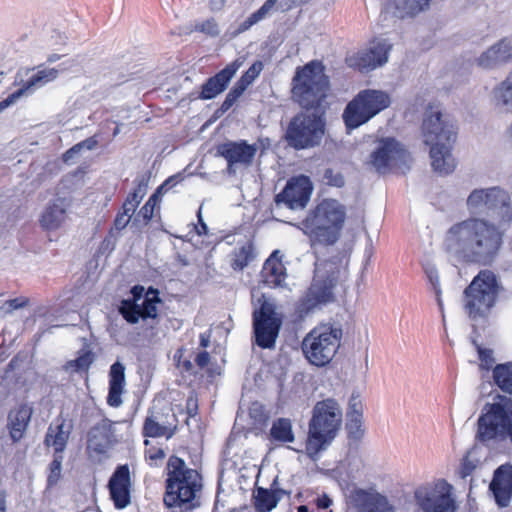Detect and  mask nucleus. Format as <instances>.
I'll list each match as a JSON object with an SVG mask.
<instances>
[{"label":"nucleus","mask_w":512,"mask_h":512,"mask_svg":"<svg viewBox=\"0 0 512 512\" xmlns=\"http://www.w3.org/2000/svg\"><path fill=\"white\" fill-rule=\"evenodd\" d=\"M329 89L328 77L320 62L312 61L297 69L293 78V97L303 108L315 109L311 114H299L290 122L286 139L290 146L304 149L318 145L324 134V121L318 108Z\"/></svg>","instance_id":"obj_1"},{"label":"nucleus","mask_w":512,"mask_h":512,"mask_svg":"<svg viewBox=\"0 0 512 512\" xmlns=\"http://www.w3.org/2000/svg\"><path fill=\"white\" fill-rule=\"evenodd\" d=\"M506 228L483 217H470L447 230L444 247L459 261L487 265L500 251Z\"/></svg>","instance_id":"obj_2"},{"label":"nucleus","mask_w":512,"mask_h":512,"mask_svg":"<svg viewBox=\"0 0 512 512\" xmlns=\"http://www.w3.org/2000/svg\"><path fill=\"white\" fill-rule=\"evenodd\" d=\"M348 259L337 256L329 260H317L313 281L297 304L300 318H305L315 310L334 301V288L347 276Z\"/></svg>","instance_id":"obj_3"},{"label":"nucleus","mask_w":512,"mask_h":512,"mask_svg":"<svg viewBox=\"0 0 512 512\" xmlns=\"http://www.w3.org/2000/svg\"><path fill=\"white\" fill-rule=\"evenodd\" d=\"M424 142L430 146L433 170L441 175L452 173L456 168L452 146L456 140L453 123L438 109L430 107L423 121Z\"/></svg>","instance_id":"obj_4"},{"label":"nucleus","mask_w":512,"mask_h":512,"mask_svg":"<svg viewBox=\"0 0 512 512\" xmlns=\"http://www.w3.org/2000/svg\"><path fill=\"white\" fill-rule=\"evenodd\" d=\"M343 422V410L334 398L318 401L312 408L308 423L306 453L315 459L337 437Z\"/></svg>","instance_id":"obj_5"},{"label":"nucleus","mask_w":512,"mask_h":512,"mask_svg":"<svg viewBox=\"0 0 512 512\" xmlns=\"http://www.w3.org/2000/svg\"><path fill=\"white\" fill-rule=\"evenodd\" d=\"M168 478L164 503L177 507L181 512H191L200 505L197 494L200 492L201 477L194 469L187 468L185 462L176 456L169 458Z\"/></svg>","instance_id":"obj_6"},{"label":"nucleus","mask_w":512,"mask_h":512,"mask_svg":"<svg viewBox=\"0 0 512 512\" xmlns=\"http://www.w3.org/2000/svg\"><path fill=\"white\" fill-rule=\"evenodd\" d=\"M471 215L488 216L491 222L508 227L512 221L510 193L500 186L473 189L466 199Z\"/></svg>","instance_id":"obj_7"},{"label":"nucleus","mask_w":512,"mask_h":512,"mask_svg":"<svg viewBox=\"0 0 512 512\" xmlns=\"http://www.w3.org/2000/svg\"><path fill=\"white\" fill-rule=\"evenodd\" d=\"M344 222V211L336 201H323L301 223L312 244H334Z\"/></svg>","instance_id":"obj_8"},{"label":"nucleus","mask_w":512,"mask_h":512,"mask_svg":"<svg viewBox=\"0 0 512 512\" xmlns=\"http://www.w3.org/2000/svg\"><path fill=\"white\" fill-rule=\"evenodd\" d=\"M477 438L481 442L494 439H509L512 444V399L497 395L493 403L484 407L478 419Z\"/></svg>","instance_id":"obj_9"},{"label":"nucleus","mask_w":512,"mask_h":512,"mask_svg":"<svg viewBox=\"0 0 512 512\" xmlns=\"http://www.w3.org/2000/svg\"><path fill=\"white\" fill-rule=\"evenodd\" d=\"M342 329L331 324L314 327L302 341V351L312 365H327L340 347Z\"/></svg>","instance_id":"obj_10"},{"label":"nucleus","mask_w":512,"mask_h":512,"mask_svg":"<svg viewBox=\"0 0 512 512\" xmlns=\"http://www.w3.org/2000/svg\"><path fill=\"white\" fill-rule=\"evenodd\" d=\"M499 285L495 274L490 270L480 271L465 289L464 308L473 319L484 318L496 302Z\"/></svg>","instance_id":"obj_11"},{"label":"nucleus","mask_w":512,"mask_h":512,"mask_svg":"<svg viewBox=\"0 0 512 512\" xmlns=\"http://www.w3.org/2000/svg\"><path fill=\"white\" fill-rule=\"evenodd\" d=\"M391 103L389 95L381 90L360 91L351 100L344 112L343 120L349 129H355L386 109Z\"/></svg>","instance_id":"obj_12"},{"label":"nucleus","mask_w":512,"mask_h":512,"mask_svg":"<svg viewBox=\"0 0 512 512\" xmlns=\"http://www.w3.org/2000/svg\"><path fill=\"white\" fill-rule=\"evenodd\" d=\"M410 162V154L404 146L394 138H381L374 143L366 164L376 172L385 174L393 168L406 166Z\"/></svg>","instance_id":"obj_13"},{"label":"nucleus","mask_w":512,"mask_h":512,"mask_svg":"<svg viewBox=\"0 0 512 512\" xmlns=\"http://www.w3.org/2000/svg\"><path fill=\"white\" fill-rule=\"evenodd\" d=\"M253 327L256 344L264 349L275 346L281 327V321L277 318L271 304L264 302L259 310L253 313Z\"/></svg>","instance_id":"obj_14"},{"label":"nucleus","mask_w":512,"mask_h":512,"mask_svg":"<svg viewBox=\"0 0 512 512\" xmlns=\"http://www.w3.org/2000/svg\"><path fill=\"white\" fill-rule=\"evenodd\" d=\"M415 500L423 512H454L450 486L440 482L434 487L422 486L415 491Z\"/></svg>","instance_id":"obj_15"},{"label":"nucleus","mask_w":512,"mask_h":512,"mask_svg":"<svg viewBox=\"0 0 512 512\" xmlns=\"http://www.w3.org/2000/svg\"><path fill=\"white\" fill-rule=\"evenodd\" d=\"M392 44L384 38L372 41L365 49L347 57L349 67L368 72L387 63Z\"/></svg>","instance_id":"obj_16"},{"label":"nucleus","mask_w":512,"mask_h":512,"mask_svg":"<svg viewBox=\"0 0 512 512\" xmlns=\"http://www.w3.org/2000/svg\"><path fill=\"white\" fill-rule=\"evenodd\" d=\"M312 190V183L307 176L293 177L287 182L283 191L276 195V206L290 210L304 209L310 200Z\"/></svg>","instance_id":"obj_17"},{"label":"nucleus","mask_w":512,"mask_h":512,"mask_svg":"<svg viewBox=\"0 0 512 512\" xmlns=\"http://www.w3.org/2000/svg\"><path fill=\"white\" fill-rule=\"evenodd\" d=\"M160 302L158 291L154 288H149L144 298L136 296L134 300H122L119 312L127 322L136 324L140 318H156L158 313L157 305Z\"/></svg>","instance_id":"obj_18"},{"label":"nucleus","mask_w":512,"mask_h":512,"mask_svg":"<svg viewBox=\"0 0 512 512\" xmlns=\"http://www.w3.org/2000/svg\"><path fill=\"white\" fill-rule=\"evenodd\" d=\"M258 151V146L246 141H228L217 147V154L227 161L229 174H235L238 167H248Z\"/></svg>","instance_id":"obj_19"},{"label":"nucleus","mask_w":512,"mask_h":512,"mask_svg":"<svg viewBox=\"0 0 512 512\" xmlns=\"http://www.w3.org/2000/svg\"><path fill=\"white\" fill-rule=\"evenodd\" d=\"M131 486L128 465L118 466L108 483L110 496L116 508L123 509L130 504Z\"/></svg>","instance_id":"obj_20"},{"label":"nucleus","mask_w":512,"mask_h":512,"mask_svg":"<svg viewBox=\"0 0 512 512\" xmlns=\"http://www.w3.org/2000/svg\"><path fill=\"white\" fill-rule=\"evenodd\" d=\"M245 63V57L236 58L228 64L223 70L211 77L202 87L201 97L203 99H212L223 92L230 80L236 74L238 69Z\"/></svg>","instance_id":"obj_21"},{"label":"nucleus","mask_w":512,"mask_h":512,"mask_svg":"<svg viewBox=\"0 0 512 512\" xmlns=\"http://www.w3.org/2000/svg\"><path fill=\"white\" fill-rule=\"evenodd\" d=\"M512 58V41L502 39L484 51L476 64L483 69H493L506 64Z\"/></svg>","instance_id":"obj_22"},{"label":"nucleus","mask_w":512,"mask_h":512,"mask_svg":"<svg viewBox=\"0 0 512 512\" xmlns=\"http://www.w3.org/2000/svg\"><path fill=\"white\" fill-rule=\"evenodd\" d=\"M71 201L66 197H57L50 201L40 216V224L46 230L58 229L66 220V212Z\"/></svg>","instance_id":"obj_23"},{"label":"nucleus","mask_w":512,"mask_h":512,"mask_svg":"<svg viewBox=\"0 0 512 512\" xmlns=\"http://www.w3.org/2000/svg\"><path fill=\"white\" fill-rule=\"evenodd\" d=\"M113 441V422L109 419H102L90 430L87 448L97 454H103L110 448Z\"/></svg>","instance_id":"obj_24"},{"label":"nucleus","mask_w":512,"mask_h":512,"mask_svg":"<svg viewBox=\"0 0 512 512\" xmlns=\"http://www.w3.org/2000/svg\"><path fill=\"white\" fill-rule=\"evenodd\" d=\"M497 504L500 507L508 506L512 496V468L507 466L499 467L494 474L490 484Z\"/></svg>","instance_id":"obj_25"},{"label":"nucleus","mask_w":512,"mask_h":512,"mask_svg":"<svg viewBox=\"0 0 512 512\" xmlns=\"http://www.w3.org/2000/svg\"><path fill=\"white\" fill-rule=\"evenodd\" d=\"M491 104L502 114H512V70L491 92Z\"/></svg>","instance_id":"obj_26"},{"label":"nucleus","mask_w":512,"mask_h":512,"mask_svg":"<svg viewBox=\"0 0 512 512\" xmlns=\"http://www.w3.org/2000/svg\"><path fill=\"white\" fill-rule=\"evenodd\" d=\"M430 0H388L386 9L399 19L414 18L428 10Z\"/></svg>","instance_id":"obj_27"},{"label":"nucleus","mask_w":512,"mask_h":512,"mask_svg":"<svg viewBox=\"0 0 512 512\" xmlns=\"http://www.w3.org/2000/svg\"><path fill=\"white\" fill-rule=\"evenodd\" d=\"M286 494L285 490L277 487L276 479L273 481L270 489L258 487L253 494L256 512L272 511Z\"/></svg>","instance_id":"obj_28"},{"label":"nucleus","mask_w":512,"mask_h":512,"mask_svg":"<svg viewBox=\"0 0 512 512\" xmlns=\"http://www.w3.org/2000/svg\"><path fill=\"white\" fill-rule=\"evenodd\" d=\"M33 413L32 407L21 405L12 410L8 416V428L13 442H18L24 436Z\"/></svg>","instance_id":"obj_29"},{"label":"nucleus","mask_w":512,"mask_h":512,"mask_svg":"<svg viewBox=\"0 0 512 512\" xmlns=\"http://www.w3.org/2000/svg\"><path fill=\"white\" fill-rule=\"evenodd\" d=\"M109 394L107 402L112 407H119L122 404L121 395L125 384V367L117 361L110 367L109 372Z\"/></svg>","instance_id":"obj_30"},{"label":"nucleus","mask_w":512,"mask_h":512,"mask_svg":"<svg viewBox=\"0 0 512 512\" xmlns=\"http://www.w3.org/2000/svg\"><path fill=\"white\" fill-rule=\"evenodd\" d=\"M279 251H274L262 269L263 281L270 287H278L285 281V267L279 259Z\"/></svg>","instance_id":"obj_31"},{"label":"nucleus","mask_w":512,"mask_h":512,"mask_svg":"<svg viewBox=\"0 0 512 512\" xmlns=\"http://www.w3.org/2000/svg\"><path fill=\"white\" fill-rule=\"evenodd\" d=\"M64 421L56 425L51 424L48 428L45 444L46 446H52L56 453H62L67 445L70 431L64 429Z\"/></svg>","instance_id":"obj_32"},{"label":"nucleus","mask_w":512,"mask_h":512,"mask_svg":"<svg viewBox=\"0 0 512 512\" xmlns=\"http://www.w3.org/2000/svg\"><path fill=\"white\" fill-rule=\"evenodd\" d=\"M58 74L59 72L55 68H44L42 70H38L16 92H21V95L24 93H31L35 89L55 80L58 77Z\"/></svg>","instance_id":"obj_33"},{"label":"nucleus","mask_w":512,"mask_h":512,"mask_svg":"<svg viewBox=\"0 0 512 512\" xmlns=\"http://www.w3.org/2000/svg\"><path fill=\"white\" fill-rule=\"evenodd\" d=\"M175 426L172 424H166L161 421L157 415H149L144 423L143 432L148 437H162L165 436L167 439L171 438L174 434Z\"/></svg>","instance_id":"obj_34"},{"label":"nucleus","mask_w":512,"mask_h":512,"mask_svg":"<svg viewBox=\"0 0 512 512\" xmlns=\"http://www.w3.org/2000/svg\"><path fill=\"white\" fill-rule=\"evenodd\" d=\"M277 3L278 0H267L256 12L252 13L247 19L241 22L238 25L237 29L231 32V35L235 37L240 33H243L250 29L254 24L258 23L267 15H269L273 11Z\"/></svg>","instance_id":"obj_35"},{"label":"nucleus","mask_w":512,"mask_h":512,"mask_svg":"<svg viewBox=\"0 0 512 512\" xmlns=\"http://www.w3.org/2000/svg\"><path fill=\"white\" fill-rule=\"evenodd\" d=\"M270 436L274 441L293 442L294 434L291 421L286 418H279L274 421L270 429Z\"/></svg>","instance_id":"obj_36"},{"label":"nucleus","mask_w":512,"mask_h":512,"mask_svg":"<svg viewBox=\"0 0 512 512\" xmlns=\"http://www.w3.org/2000/svg\"><path fill=\"white\" fill-rule=\"evenodd\" d=\"M493 378L503 392L512 395V363L497 365L493 370Z\"/></svg>","instance_id":"obj_37"},{"label":"nucleus","mask_w":512,"mask_h":512,"mask_svg":"<svg viewBox=\"0 0 512 512\" xmlns=\"http://www.w3.org/2000/svg\"><path fill=\"white\" fill-rule=\"evenodd\" d=\"M425 275L428 279V282L430 284V288L433 291L435 295L436 302L438 304V307L442 313V316L444 317V305L442 300V290L440 286V279L439 274L435 266L433 265H426L424 268Z\"/></svg>","instance_id":"obj_38"},{"label":"nucleus","mask_w":512,"mask_h":512,"mask_svg":"<svg viewBox=\"0 0 512 512\" xmlns=\"http://www.w3.org/2000/svg\"><path fill=\"white\" fill-rule=\"evenodd\" d=\"M253 259V248L247 243L234 251L232 267L234 269H243Z\"/></svg>","instance_id":"obj_39"},{"label":"nucleus","mask_w":512,"mask_h":512,"mask_svg":"<svg viewBox=\"0 0 512 512\" xmlns=\"http://www.w3.org/2000/svg\"><path fill=\"white\" fill-rule=\"evenodd\" d=\"M262 70L263 63L259 60L255 61L235 84L245 91L260 75Z\"/></svg>","instance_id":"obj_40"},{"label":"nucleus","mask_w":512,"mask_h":512,"mask_svg":"<svg viewBox=\"0 0 512 512\" xmlns=\"http://www.w3.org/2000/svg\"><path fill=\"white\" fill-rule=\"evenodd\" d=\"M377 493L368 492L363 489H356L352 493V501L353 503L361 509L362 512H367L370 507L371 501H377Z\"/></svg>","instance_id":"obj_41"},{"label":"nucleus","mask_w":512,"mask_h":512,"mask_svg":"<svg viewBox=\"0 0 512 512\" xmlns=\"http://www.w3.org/2000/svg\"><path fill=\"white\" fill-rule=\"evenodd\" d=\"M346 429L350 440L361 441L365 435L363 418H347Z\"/></svg>","instance_id":"obj_42"},{"label":"nucleus","mask_w":512,"mask_h":512,"mask_svg":"<svg viewBox=\"0 0 512 512\" xmlns=\"http://www.w3.org/2000/svg\"><path fill=\"white\" fill-rule=\"evenodd\" d=\"M156 204L157 196L156 194H153L145 203V205L140 209L137 216L133 220V224L140 223L141 219L144 224H147L153 217Z\"/></svg>","instance_id":"obj_43"},{"label":"nucleus","mask_w":512,"mask_h":512,"mask_svg":"<svg viewBox=\"0 0 512 512\" xmlns=\"http://www.w3.org/2000/svg\"><path fill=\"white\" fill-rule=\"evenodd\" d=\"M347 418H363V403L358 392H353L349 399Z\"/></svg>","instance_id":"obj_44"},{"label":"nucleus","mask_w":512,"mask_h":512,"mask_svg":"<svg viewBox=\"0 0 512 512\" xmlns=\"http://www.w3.org/2000/svg\"><path fill=\"white\" fill-rule=\"evenodd\" d=\"M194 31L204 33L210 37H216L220 33L217 22L212 18L203 22H197L194 26Z\"/></svg>","instance_id":"obj_45"},{"label":"nucleus","mask_w":512,"mask_h":512,"mask_svg":"<svg viewBox=\"0 0 512 512\" xmlns=\"http://www.w3.org/2000/svg\"><path fill=\"white\" fill-rule=\"evenodd\" d=\"M323 179L326 184L335 187H343L345 185V178L343 174L333 168H327L324 171Z\"/></svg>","instance_id":"obj_46"},{"label":"nucleus","mask_w":512,"mask_h":512,"mask_svg":"<svg viewBox=\"0 0 512 512\" xmlns=\"http://www.w3.org/2000/svg\"><path fill=\"white\" fill-rule=\"evenodd\" d=\"M62 456H56L50 464V474L48 476V484L54 485L61 476Z\"/></svg>","instance_id":"obj_47"},{"label":"nucleus","mask_w":512,"mask_h":512,"mask_svg":"<svg viewBox=\"0 0 512 512\" xmlns=\"http://www.w3.org/2000/svg\"><path fill=\"white\" fill-rule=\"evenodd\" d=\"M26 304H27V300L24 298L11 299V300L6 301L4 303V305L0 307V312L2 315H6L16 309L24 307Z\"/></svg>","instance_id":"obj_48"},{"label":"nucleus","mask_w":512,"mask_h":512,"mask_svg":"<svg viewBox=\"0 0 512 512\" xmlns=\"http://www.w3.org/2000/svg\"><path fill=\"white\" fill-rule=\"evenodd\" d=\"M243 93L244 90L235 84L227 94L226 99L222 104V109L228 110Z\"/></svg>","instance_id":"obj_49"},{"label":"nucleus","mask_w":512,"mask_h":512,"mask_svg":"<svg viewBox=\"0 0 512 512\" xmlns=\"http://www.w3.org/2000/svg\"><path fill=\"white\" fill-rule=\"evenodd\" d=\"M146 192L147 182L144 179H142L138 182L137 187L127 198L132 200L134 203L140 204L141 200L146 195Z\"/></svg>","instance_id":"obj_50"},{"label":"nucleus","mask_w":512,"mask_h":512,"mask_svg":"<svg viewBox=\"0 0 512 512\" xmlns=\"http://www.w3.org/2000/svg\"><path fill=\"white\" fill-rule=\"evenodd\" d=\"M377 501H371L370 507L367 512H386L388 509L387 498L377 493Z\"/></svg>","instance_id":"obj_51"},{"label":"nucleus","mask_w":512,"mask_h":512,"mask_svg":"<svg viewBox=\"0 0 512 512\" xmlns=\"http://www.w3.org/2000/svg\"><path fill=\"white\" fill-rule=\"evenodd\" d=\"M471 457H472V453L469 452L462 463V467L460 470V474H461L462 478L469 476L476 467V464L471 459Z\"/></svg>","instance_id":"obj_52"},{"label":"nucleus","mask_w":512,"mask_h":512,"mask_svg":"<svg viewBox=\"0 0 512 512\" xmlns=\"http://www.w3.org/2000/svg\"><path fill=\"white\" fill-rule=\"evenodd\" d=\"M131 214H126V212H120L117 214L114 220V227L116 230H123L127 227L129 222L131 221Z\"/></svg>","instance_id":"obj_53"},{"label":"nucleus","mask_w":512,"mask_h":512,"mask_svg":"<svg viewBox=\"0 0 512 512\" xmlns=\"http://www.w3.org/2000/svg\"><path fill=\"white\" fill-rule=\"evenodd\" d=\"M477 349H478L479 358L481 359L482 362L486 363L487 367H489L493 362L492 351L487 350V349H482L479 346H477Z\"/></svg>","instance_id":"obj_54"},{"label":"nucleus","mask_w":512,"mask_h":512,"mask_svg":"<svg viewBox=\"0 0 512 512\" xmlns=\"http://www.w3.org/2000/svg\"><path fill=\"white\" fill-rule=\"evenodd\" d=\"M21 96V92H14L9 95L5 100L0 102V113L3 112L7 107L13 104L17 98Z\"/></svg>","instance_id":"obj_55"},{"label":"nucleus","mask_w":512,"mask_h":512,"mask_svg":"<svg viewBox=\"0 0 512 512\" xmlns=\"http://www.w3.org/2000/svg\"><path fill=\"white\" fill-rule=\"evenodd\" d=\"M90 360L87 356L77 358L71 365L75 366V370H84L89 366Z\"/></svg>","instance_id":"obj_56"},{"label":"nucleus","mask_w":512,"mask_h":512,"mask_svg":"<svg viewBox=\"0 0 512 512\" xmlns=\"http://www.w3.org/2000/svg\"><path fill=\"white\" fill-rule=\"evenodd\" d=\"M138 205L139 204L134 203L132 200L127 198L123 203L122 212H126V214H131L132 217Z\"/></svg>","instance_id":"obj_57"},{"label":"nucleus","mask_w":512,"mask_h":512,"mask_svg":"<svg viewBox=\"0 0 512 512\" xmlns=\"http://www.w3.org/2000/svg\"><path fill=\"white\" fill-rule=\"evenodd\" d=\"M209 359L210 357L207 352H201L196 356L195 362L200 368H204L209 363Z\"/></svg>","instance_id":"obj_58"},{"label":"nucleus","mask_w":512,"mask_h":512,"mask_svg":"<svg viewBox=\"0 0 512 512\" xmlns=\"http://www.w3.org/2000/svg\"><path fill=\"white\" fill-rule=\"evenodd\" d=\"M79 144L81 145L82 150L83 149L93 150L97 146L98 141L95 139V137H90V138L85 139L82 142H79Z\"/></svg>","instance_id":"obj_59"},{"label":"nucleus","mask_w":512,"mask_h":512,"mask_svg":"<svg viewBox=\"0 0 512 512\" xmlns=\"http://www.w3.org/2000/svg\"><path fill=\"white\" fill-rule=\"evenodd\" d=\"M197 217H198V221H199V228L196 227L197 228V233L199 235L207 234L208 227H207L206 223L203 221L202 213H201V208L199 209V211L197 213Z\"/></svg>","instance_id":"obj_60"},{"label":"nucleus","mask_w":512,"mask_h":512,"mask_svg":"<svg viewBox=\"0 0 512 512\" xmlns=\"http://www.w3.org/2000/svg\"><path fill=\"white\" fill-rule=\"evenodd\" d=\"M316 503L318 508L327 509L332 504V500L327 495H323L317 498Z\"/></svg>","instance_id":"obj_61"},{"label":"nucleus","mask_w":512,"mask_h":512,"mask_svg":"<svg viewBox=\"0 0 512 512\" xmlns=\"http://www.w3.org/2000/svg\"><path fill=\"white\" fill-rule=\"evenodd\" d=\"M147 455L149 457V459L151 460H158V459H163L165 454H164V451L162 449H158V450H149L147 452Z\"/></svg>","instance_id":"obj_62"},{"label":"nucleus","mask_w":512,"mask_h":512,"mask_svg":"<svg viewBox=\"0 0 512 512\" xmlns=\"http://www.w3.org/2000/svg\"><path fill=\"white\" fill-rule=\"evenodd\" d=\"M211 333L205 332L200 334V345L203 348H207L210 344Z\"/></svg>","instance_id":"obj_63"},{"label":"nucleus","mask_w":512,"mask_h":512,"mask_svg":"<svg viewBox=\"0 0 512 512\" xmlns=\"http://www.w3.org/2000/svg\"><path fill=\"white\" fill-rule=\"evenodd\" d=\"M226 0H210V6L213 11H219L223 8Z\"/></svg>","instance_id":"obj_64"}]
</instances>
